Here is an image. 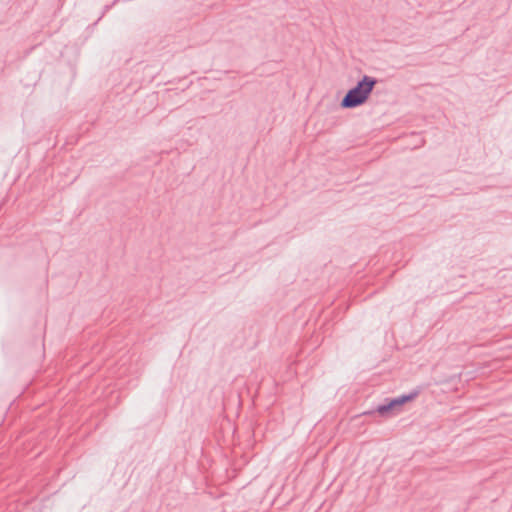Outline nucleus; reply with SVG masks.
<instances>
[{"instance_id": "2", "label": "nucleus", "mask_w": 512, "mask_h": 512, "mask_svg": "<svg viewBox=\"0 0 512 512\" xmlns=\"http://www.w3.org/2000/svg\"><path fill=\"white\" fill-rule=\"evenodd\" d=\"M416 394H411L408 396H402L400 398H396L390 401L387 405H381L377 408V412L380 415H386L388 412H393L395 410H398L403 404H405L408 401H411L414 399Z\"/></svg>"}, {"instance_id": "1", "label": "nucleus", "mask_w": 512, "mask_h": 512, "mask_svg": "<svg viewBox=\"0 0 512 512\" xmlns=\"http://www.w3.org/2000/svg\"><path fill=\"white\" fill-rule=\"evenodd\" d=\"M376 81L372 78L365 76L358 85L351 89L342 100L341 105L346 108L356 107L364 103L369 94L371 93Z\"/></svg>"}]
</instances>
